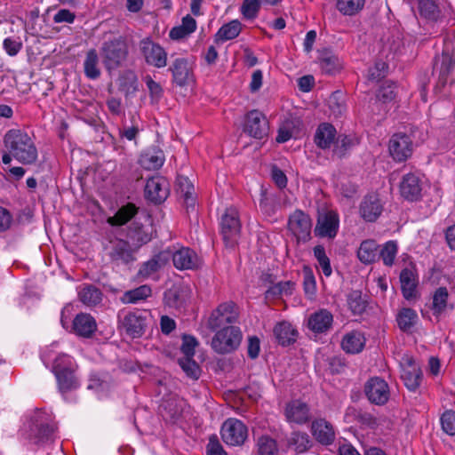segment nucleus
<instances>
[{
    "instance_id": "nucleus-32",
    "label": "nucleus",
    "mask_w": 455,
    "mask_h": 455,
    "mask_svg": "<svg viewBox=\"0 0 455 455\" xmlns=\"http://www.w3.org/2000/svg\"><path fill=\"white\" fill-rule=\"evenodd\" d=\"M274 334L278 343L284 347L296 340L298 332L290 323L281 322L275 326Z\"/></svg>"
},
{
    "instance_id": "nucleus-62",
    "label": "nucleus",
    "mask_w": 455,
    "mask_h": 455,
    "mask_svg": "<svg viewBox=\"0 0 455 455\" xmlns=\"http://www.w3.org/2000/svg\"><path fill=\"white\" fill-rule=\"evenodd\" d=\"M303 287L305 293L308 296H313L315 293L316 290V283L315 279L309 269H305L304 271V281H303Z\"/></svg>"
},
{
    "instance_id": "nucleus-23",
    "label": "nucleus",
    "mask_w": 455,
    "mask_h": 455,
    "mask_svg": "<svg viewBox=\"0 0 455 455\" xmlns=\"http://www.w3.org/2000/svg\"><path fill=\"white\" fill-rule=\"evenodd\" d=\"M332 323V314L327 309H320L308 317L307 327L315 333H324L331 328Z\"/></svg>"
},
{
    "instance_id": "nucleus-26",
    "label": "nucleus",
    "mask_w": 455,
    "mask_h": 455,
    "mask_svg": "<svg viewBox=\"0 0 455 455\" xmlns=\"http://www.w3.org/2000/svg\"><path fill=\"white\" fill-rule=\"evenodd\" d=\"M400 283L403 296L407 300L416 297V288L418 284L415 272L411 268H403L400 273Z\"/></svg>"
},
{
    "instance_id": "nucleus-61",
    "label": "nucleus",
    "mask_w": 455,
    "mask_h": 455,
    "mask_svg": "<svg viewBox=\"0 0 455 455\" xmlns=\"http://www.w3.org/2000/svg\"><path fill=\"white\" fill-rule=\"evenodd\" d=\"M387 69V65L384 61H377L372 68L368 70V78L371 81H378L383 77Z\"/></svg>"
},
{
    "instance_id": "nucleus-14",
    "label": "nucleus",
    "mask_w": 455,
    "mask_h": 455,
    "mask_svg": "<svg viewBox=\"0 0 455 455\" xmlns=\"http://www.w3.org/2000/svg\"><path fill=\"white\" fill-rule=\"evenodd\" d=\"M388 150L392 158L396 162H403L409 158L413 151V143L410 136L405 133H395L389 140Z\"/></svg>"
},
{
    "instance_id": "nucleus-15",
    "label": "nucleus",
    "mask_w": 455,
    "mask_h": 455,
    "mask_svg": "<svg viewBox=\"0 0 455 455\" xmlns=\"http://www.w3.org/2000/svg\"><path fill=\"white\" fill-rule=\"evenodd\" d=\"M169 70L172 72L173 82L179 86L188 85L194 82L193 62L188 58L174 59Z\"/></svg>"
},
{
    "instance_id": "nucleus-52",
    "label": "nucleus",
    "mask_w": 455,
    "mask_h": 455,
    "mask_svg": "<svg viewBox=\"0 0 455 455\" xmlns=\"http://www.w3.org/2000/svg\"><path fill=\"white\" fill-rule=\"evenodd\" d=\"M179 364L188 377L197 379L200 376V367L193 357H182L179 359Z\"/></svg>"
},
{
    "instance_id": "nucleus-28",
    "label": "nucleus",
    "mask_w": 455,
    "mask_h": 455,
    "mask_svg": "<svg viewBox=\"0 0 455 455\" xmlns=\"http://www.w3.org/2000/svg\"><path fill=\"white\" fill-rule=\"evenodd\" d=\"M449 297L448 289L444 286L438 287L433 292L431 310L435 316H441L449 307L453 308L452 305L449 304Z\"/></svg>"
},
{
    "instance_id": "nucleus-5",
    "label": "nucleus",
    "mask_w": 455,
    "mask_h": 455,
    "mask_svg": "<svg viewBox=\"0 0 455 455\" xmlns=\"http://www.w3.org/2000/svg\"><path fill=\"white\" fill-rule=\"evenodd\" d=\"M56 429V424L49 413L42 411L35 412L31 419L30 431L36 443L52 442L55 439Z\"/></svg>"
},
{
    "instance_id": "nucleus-63",
    "label": "nucleus",
    "mask_w": 455,
    "mask_h": 455,
    "mask_svg": "<svg viewBox=\"0 0 455 455\" xmlns=\"http://www.w3.org/2000/svg\"><path fill=\"white\" fill-rule=\"evenodd\" d=\"M395 96V84L387 82L379 89L377 95L378 100L384 103L392 100Z\"/></svg>"
},
{
    "instance_id": "nucleus-30",
    "label": "nucleus",
    "mask_w": 455,
    "mask_h": 455,
    "mask_svg": "<svg viewBox=\"0 0 455 455\" xmlns=\"http://www.w3.org/2000/svg\"><path fill=\"white\" fill-rule=\"evenodd\" d=\"M79 300L86 307L99 305L102 300L101 291L92 284H82L78 290Z\"/></svg>"
},
{
    "instance_id": "nucleus-2",
    "label": "nucleus",
    "mask_w": 455,
    "mask_h": 455,
    "mask_svg": "<svg viewBox=\"0 0 455 455\" xmlns=\"http://www.w3.org/2000/svg\"><path fill=\"white\" fill-rule=\"evenodd\" d=\"M125 229H108L104 246L111 259L118 264H128L135 259L133 249L124 236Z\"/></svg>"
},
{
    "instance_id": "nucleus-35",
    "label": "nucleus",
    "mask_w": 455,
    "mask_h": 455,
    "mask_svg": "<svg viewBox=\"0 0 455 455\" xmlns=\"http://www.w3.org/2000/svg\"><path fill=\"white\" fill-rule=\"evenodd\" d=\"M177 191L184 200L187 208L195 206V188L193 183L184 176L177 179Z\"/></svg>"
},
{
    "instance_id": "nucleus-9",
    "label": "nucleus",
    "mask_w": 455,
    "mask_h": 455,
    "mask_svg": "<svg viewBox=\"0 0 455 455\" xmlns=\"http://www.w3.org/2000/svg\"><path fill=\"white\" fill-rule=\"evenodd\" d=\"M101 55L106 68L108 70L116 69L125 60L127 48L121 39L111 40L104 43Z\"/></svg>"
},
{
    "instance_id": "nucleus-43",
    "label": "nucleus",
    "mask_w": 455,
    "mask_h": 455,
    "mask_svg": "<svg viewBox=\"0 0 455 455\" xmlns=\"http://www.w3.org/2000/svg\"><path fill=\"white\" fill-rule=\"evenodd\" d=\"M299 124L300 123L299 120H285L278 129L276 141L283 143L292 137H297L299 133L298 127Z\"/></svg>"
},
{
    "instance_id": "nucleus-54",
    "label": "nucleus",
    "mask_w": 455,
    "mask_h": 455,
    "mask_svg": "<svg viewBox=\"0 0 455 455\" xmlns=\"http://www.w3.org/2000/svg\"><path fill=\"white\" fill-rule=\"evenodd\" d=\"M311 219L300 210H296L289 218V228H311Z\"/></svg>"
},
{
    "instance_id": "nucleus-8",
    "label": "nucleus",
    "mask_w": 455,
    "mask_h": 455,
    "mask_svg": "<svg viewBox=\"0 0 455 455\" xmlns=\"http://www.w3.org/2000/svg\"><path fill=\"white\" fill-rule=\"evenodd\" d=\"M222 441L229 446L243 444L248 436L247 427L239 419L229 418L220 428Z\"/></svg>"
},
{
    "instance_id": "nucleus-22",
    "label": "nucleus",
    "mask_w": 455,
    "mask_h": 455,
    "mask_svg": "<svg viewBox=\"0 0 455 455\" xmlns=\"http://www.w3.org/2000/svg\"><path fill=\"white\" fill-rule=\"evenodd\" d=\"M382 208L379 195L370 194L364 197L361 204L360 215L365 221L373 222L380 215Z\"/></svg>"
},
{
    "instance_id": "nucleus-51",
    "label": "nucleus",
    "mask_w": 455,
    "mask_h": 455,
    "mask_svg": "<svg viewBox=\"0 0 455 455\" xmlns=\"http://www.w3.org/2000/svg\"><path fill=\"white\" fill-rule=\"evenodd\" d=\"M295 289V283L292 281L278 282L267 290L272 296H291Z\"/></svg>"
},
{
    "instance_id": "nucleus-53",
    "label": "nucleus",
    "mask_w": 455,
    "mask_h": 455,
    "mask_svg": "<svg viewBox=\"0 0 455 455\" xmlns=\"http://www.w3.org/2000/svg\"><path fill=\"white\" fill-rule=\"evenodd\" d=\"M259 0H243L240 12L244 19L253 20L258 16L260 8Z\"/></svg>"
},
{
    "instance_id": "nucleus-57",
    "label": "nucleus",
    "mask_w": 455,
    "mask_h": 455,
    "mask_svg": "<svg viewBox=\"0 0 455 455\" xmlns=\"http://www.w3.org/2000/svg\"><path fill=\"white\" fill-rule=\"evenodd\" d=\"M198 342L194 336L183 335L182 345L180 350L184 355L183 357H194L195 349L197 347Z\"/></svg>"
},
{
    "instance_id": "nucleus-11",
    "label": "nucleus",
    "mask_w": 455,
    "mask_h": 455,
    "mask_svg": "<svg viewBox=\"0 0 455 455\" xmlns=\"http://www.w3.org/2000/svg\"><path fill=\"white\" fill-rule=\"evenodd\" d=\"M283 415L290 425H305L312 419L309 404L301 399H292L286 403L283 408Z\"/></svg>"
},
{
    "instance_id": "nucleus-47",
    "label": "nucleus",
    "mask_w": 455,
    "mask_h": 455,
    "mask_svg": "<svg viewBox=\"0 0 455 455\" xmlns=\"http://www.w3.org/2000/svg\"><path fill=\"white\" fill-rule=\"evenodd\" d=\"M365 0H337L338 11L346 16H352L359 12L364 6Z\"/></svg>"
},
{
    "instance_id": "nucleus-25",
    "label": "nucleus",
    "mask_w": 455,
    "mask_h": 455,
    "mask_svg": "<svg viewBox=\"0 0 455 455\" xmlns=\"http://www.w3.org/2000/svg\"><path fill=\"white\" fill-rule=\"evenodd\" d=\"M164 160V154L161 149L150 148L140 155L139 163L146 170H156L163 166Z\"/></svg>"
},
{
    "instance_id": "nucleus-40",
    "label": "nucleus",
    "mask_w": 455,
    "mask_h": 455,
    "mask_svg": "<svg viewBox=\"0 0 455 455\" xmlns=\"http://www.w3.org/2000/svg\"><path fill=\"white\" fill-rule=\"evenodd\" d=\"M119 89L126 97H131L138 91V77L132 71L124 72L118 79Z\"/></svg>"
},
{
    "instance_id": "nucleus-36",
    "label": "nucleus",
    "mask_w": 455,
    "mask_h": 455,
    "mask_svg": "<svg viewBox=\"0 0 455 455\" xmlns=\"http://www.w3.org/2000/svg\"><path fill=\"white\" fill-rule=\"evenodd\" d=\"M312 440L305 432H292L289 439V446L297 453H304L312 447Z\"/></svg>"
},
{
    "instance_id": "nucleus-49",
    "label": "nucleus",
    "mask_w": 455,
    "mask_h": 455,
    "mask_svg": "<svg viewBox=\"0 0 455 455\" xmlns=\"http://www.w3.org/2000/svg\"><path fill=\"white\" fill-rule=\"evenodd\" d=\"M398 251V245L395 241H388L385 243L379 251V256L385 266H393L396 254Z\"/></svg>"
},
{
    "instance_id": "nucleus-59",
    "label": "nucleus",
    "mask_w": 455,
    "mask_h": 455,
    "mask_svg": "<svg viewBox=\"0 0 455 455\" xmlns=\"http://www.w3.org/2000/svg\"><path fill=\"white\" fill-rule=\"evenodd\" d=\"M164 299L169 307H180L183 305L185 299L181 298L180 290L173 288L164 293Z\"/></svg>"
},
{
    "instance_id": "nucleus-55",
    "label": "nucleus",
    "mask_w": 455,
    "mask_h": 455,
    "mask_svg": "<svg viewBox=\"0 0 455 455\" xmlns=\"http://www.w3.org/2000/svg\"><path fill=\"white\" fill-rule=\"evenodd\" d=\"M320 66L323 72L333 74L341 68V62L335 55L328 54L321 59Z\"/></svg>"
},
{
    "instance_id": "nucleus-7",
    "label": "nucleus",
    "mask_w": 455,
    "mask_h": 455,
    "mask_svg": "<svg viewBox=\"0 0 455 455\" xmlns=\"http://www.w3.org/2000/svg\"><path fill=\"white\" fill-rule=\"evenodd\" d=\"M140 52L148 66L162 68L167 65L168 54L165 49L148 37L140 41Z\"/></svg>"
},
{
    "instance_id": "nucleus-24",
    "label": "nucleus",
    "mask_w": 455,
    "mask_h": 455,
    "mask_svg": "<svg viewBox=\"0 0 455 455\" xmlns=\"http://www.w3.org/2000/svg\"><path fill=\"white\" fill-rule=\"evenodd\" d=\"M72 330L77 336L90 338L97 330L96 320L90 314L80 313L73 320Z\"/></svg>"
},
{
    "instance_id": "nucleus-29",
    "label": "nucleus",
    "mask_w": 455,
    "mask_h": 455,
    "mask_svg": "<svg viewBox=\"0 0 455 455\" xmlns=\"http://www.w3.org/2000/svg\"><path fill=\"white\" fill-rule=\"evenodd\" d=\"M406 4L411 6L415 4H418L419 14L429 20H436L440 14V10L437 4L438 0H403Z\"/></svg>"
},
{
    "instance_id": "nucleus-4",
    "label": "nucleus",
    "mask_w": 455,
    "mask_h": 455,
    "mask_svg": "<svg viewBox=\"0 0 455 455\" xmlns=\"http://www.w3.org/2000/svg\"><path fill=\"white\" fill-rule=\"evenodd\" d=\"M212 339V347L218 354H228L235 351L241 344L243 333L239 326L228 325V327L215 330Z\"/></svg>"
},
{
    "instance_id": "nucleus-31",
    "label": "nucleus",
    "mask_w": 455,
    "mask_h": 455,
    "mask_svg": "<svg viewBox=\"0 0 455 455\" xmlns=\"http://www.w3.org/2000/svg\"><path fill=\"white\" fill-rule=\"evenodd\" d=\"M336 138V129L328 123L321 124L315 135V141L321 148H327L334 142Z\"/></svg>"
},
{
    "instance_id": "nucleus-41",
    "label": "nucleus",
    "mask_w": 455,
    "mask_h": 455,
    "mask_svg": "<svg viewBox=\"0 0 455 455\" xmlns=\"http://www.w3.org/2000/svg\"><path fill=\"white\" fill-rule=\"evenodd\" d=\"M137 213V208L132 204L122 206L113 217H109L108 221L112 226L125 225Z\"/></svg>"
},
{
    "instance_id": "nucleus-64",
    "label": "nucleus",
    "mask_w": 455,
    "mask_h": 455,
    "mask_svg": "<svg viewBox=\"0 0 455 455\" xmlns=\"http://www.w3.org/2000/svg\"><path fill=\"white\" fill-rule=\"evenodd\" d=\"M206 451L207 455H228L216 435L210 437Z\"/></svg>"
},
{
    "instance_id": "nucleus-46",
    "label": "nucleus",
    "mask_w": 455,
    "mask_h": 455,
    "mask_svg": "<svg viewBox=\"0 0 455 455\" xmlns=\"http://www.w3.org/2000/svg\"><path fill=\"white\" fill-rule=\"evenodd\" d=\"M277 451L276 442L272 437L262 435L257 440L255 455H276Z\"/></svg>"
},
{
    "instance_id": "nucleus-39",
    "label": "nucleus",
    "mask_w": 455,
    "mask_h": 455,
    "mask_svg": "<svg viewBox=\"0 0 455 455\" xmlns=\"http://www.w3.org/2000/svg\"><path fill=\"white\" fill-rule=\"evenodd\" d=\"M124 236L133 249H139L148 243L153 237V232L148 233L145 229H125Z\"/></svg>"
},
{
    "instance_id": "nucleus-3",
    "label": "nucleus",
    "mask_w": 455,
    "mask_h": 455,
    "mask_svg": "<svg viewBox=\"0 0 455 455\" xmlns=\"http://www.w3.org/2000/svg\"><path fill=\"white\" fill-rule=\"evenodd\" d=\"M76 369V362L70 355L60 354L55 357L52 371L62 392L71 390L77 387V381L75 377Z\"/></svg>"
},
{
    "instance_id": "nucleus-42",
    "label": "nucleus",
    "mask_w": 455,
    "mask_h": 455,
    "mask_svg": "<svg viewBox=\"0 0 455 455\" xmlns=\"http://www.w3.org/2000/svg\"><path fill=\"white\" fill-rule=\"evenodd\" d=\"M378 245L373 240L363 241L358 251L357 257L363 264H371L375 261L377 257Z\"/></svg>"
},
{
    "instance_id": "nucleus-27",
    "label": "nucleus",
    "mask_w": 455,
    "mask_h": 455,
    "mask_svg": "<svg viewBox=\"0 0 455 455\" xmlns=\"http://www.w3.org/2000/svg\"><path fill=\"white\" fill-rule=\"evenodd\" d=\"M366 339L359 331L347 333L341 341L342 349L347 354H358L365 346Z\"/></svg>"
},
{
    "instance_id": "nucleus-48",
    "label": "nucleus",
    "mask_w": 455,
    "mask_h": 455,
    "mask_svg": "<svg viewBox=\"0 0 455 455\" xmlns=\"http://www.w3.org/2000/svg\"><path fill=\"white\" fill-rule=\"evenodd\" d=\"M339 214L331 209H323L318 213L316 228H339Z\"/></svg>"
},
{
    "instance_id": "nucleus-60",
    "label": "nucleus",
    "mask_w": 455,
    "mask_h": 455,
    "mask_svg": "<svg viewBox=\"0 0 455 455\" xmlns=\"http://www.w3.org/2000/svg\"><path fill=\"white\" fill-rule=\"evenodd\" d=\"M355 136H339L335 144V151L342 155L347 148L357 143Z\"/></svg>"
},
{
    "instance_id": "nucleus-56",
    "label": "nucleus",
    "mask_w": 455,
    "mask_h": 455,
    "mask_svg": "<svg viewBox=\"0 0 455 455\" xmlns=\"http://www.w3.org/2000/svg\"><path fill=\"white\" fill-rule=\"evenodd\" d=\"M443 430L449 435H455V411L446 410L441 416Z\"/></svg>"
},
{
    "instance_id": "nucleus-1",
    "label": "nucleus",
    "mask_w": 455,
    "mask_h": 455,
    "mask_svg": "<svg viewBox=\"0 0 455 455\" xmlns=\"http://www.w3.org/2000/svg\"><path fill=\"white\" fill-rule=\"evenodd\" d=\"M4 142L13 158L20 164H32L36 161L37 149L34 141L21 130L8 131L4 135Z\"/></svg>"
},
{
    "instance_id": "nucleus-13",
    "label": "nucleus",
    "mask_w": 455,
    "mask_h": 455,
    "mask_svg": "<svg viewBox=\"0 0 455 455\" xmlns=\"http://www.w3.org/2000/svg\"><path fill=\"white\" fill-rule=\"evenodd\" d=\"M150 317L148 310H136L129 312L123 320L126 333L132 338L141 337L147 330Z\"/></svg>"
},
{
    "instance_id": "nucleus-44",
    "label": "nucleus",
    "mask_w": 455,
    "mask_h": 455,
    "mask_svg": "<svg viewBox=\"0 0 455 455\" xmlns=\"http://www.w3.org/2000/svg\"><path fill=\"white\" fill-rule=\"evenodd\" d=\"M241 30L242 23L238 20H233L220 27L216 34V37L220 41L231 40L237 37Z\"/></svg>"
},
{
    "instance_id": "nucleus-38",
    "label": "nucleus",
    "mask_w": 455,
    "mask_h": 455,
    "mask_svg": "<svg viewBox=\"0 0 455 455\" xmlns=\"http://www.w3.org/2000/svg\"><path fill=\"white\" fill-rule=\"evenodd\" d=\"M84 70L85 76L90 79L94 80L100 77V68L96 50L91 49L87 52L84 61Z\"/></svg>"
},
{
    "instance_id": "nucleus-58",
    "label": "nucleus",
    "mask_w": 455,
    "mask_h": 455,
    "mask_svg": "<svg viewBox=\"0 0 455 455\" xmlns=\"http://www.w3.org/2000/svg\"><path fill=\"white\" fill-rule=\"evenodd\" d=\"M3 46L6 53L15 56L22 48V42L19 37L10 36L4 40Z\"/></svg>"
},
{
    "instance_id": "nucleus-20",
    "label": "nucleus",
    "mask_w": 455,
    "mask_h": 455,
    "mask_svg": "<svg viewBox=\"0 0 455 455\" xmlns=\"http://www.w3.org/2000/svg\"><path fill=\"white\" fill-rule=\"evenodd\" d=\"M177 269L188 270L198 267L199 259L196 253L188 247H180L173 252L169 251Z\"/></svg>"
},
{
    "instance_id": "nucleus-37",
    "label": "nucleus",
    "mask_w": 455,
    "mask_h": 455,
    "mask_svg": "<svg viewBox=\"0 0 455 455\" xmlns=\"http://www.w3.org/2000/svg\"><path fill=\"white\" fill-rule=\"evenodd\" d=\"M152 290L149 285L143 284L135 289L125 291L122 296V301L125 304H136L151 296Z\"/></svg>"
},
{
    "instance_id": "nucleus-19",
    "label": "nucleus",
    "mask_w": 455,
    "mask_h": 455,
    "mask_svg": "<svg viewBox=\"0 0 455 455\" xmlns=\"http://www.w3.org/2000/svg\"><path fill=\"white\" fill-rule=\"evenodd\" d=\"M170 257V252L165 251L154 255L150 259L140 266L137 274L138 277L140 279H148L153 277L168 263Z\"/></svg>"
},
{
    "instance_id": "nucleus-12",
    "label": "nucleus",
    "mask_w": 455,
    "mask_h": 455,
    "mask_svg": "<svg viewBox=\"0 0 455 455\" xmlns=\"http://www.w3.org/2000/svg\"><path fill=\"white\" fill-rule=\"evenodd\" d=\"M364 394L371 403L384 405L390 398V387L385 379L372 377L364 385Z\"/></svg>"
},
{
    "instance_id": "nucleus-50",
    "label": "nucleus",
    "mask_w": 455,
    "mask_h": 455,
    "mask_svg": "<svg viewBox=\"0 0 455 455\" xmlns=\"http://www.w3.org/2000/svg\"><path fill=\"white\" fill-rule=\"evenodd\" d=\"M314 256L315 257L319 267H321L325 276H330L332 273L330 259L325 253V250L323 245H316L314 248Z\"/></svg>"
},
{
    "instance_id": "nucleus-45",
    "label": "nucleus",
    "mask_w": 455,
    "mask_h": 455,
    "mask_svg": "<svg viewBox=\"0 0 455 455\" xmlns=\"http://www.w3.org/2000/svg\"><path fill=\"white\" fill-rule=\"evenodd\" d=\"M219 222L220 228H241L243 226L239 212L235 207L226 208L220 214Z\"/></svg>"
},
{
    "instance_id": "nucleus-10",
    "label": "nucleus",
    "mask_w": 455,
    "mask_h": 455,
    "mask_svg": "<svg viewBox=\"0 0 455 455\" xmlns=\"http://www.w3.org/2000/svg\"><path fill=\"white\" fill-rule=\"evenodd\" d=\"M401 379L411 392H417L423 380V372L419 365L411 355H405L401 362Z\"/></svg>"
},
{
    "instance_id": "nucleus-17",
    "label": "nucleus",
    "mask_w": 455,
    "mask_h": 455,
    "mask_svg": "<svg viewBox=\"0 0 455 455\" xmlns=\"http://www.w3.org/2000/svg\"><path fill=\"white\" fill-rule=\"evenodd\" d=\"M243 130L250 136L261 140L267 135V121L262 113L251 110L246 115Z\"/></svg>"
},
{
    "instance_id": "nucleus-6",
    "label": "nucleus",
    "mask_w": 455,
    "mask_h": 455,
    "mask_svg": "<svg viewBox=\"0 0 455 455\" xmlns=\"http://www.w3.org/2000/svg\"><path fill=\"white\" fill-rule=\"evenodd\" d=\"M239 312L233 301H226L220 304L210 315L207 326L212 331L235 325L238 321Z\"/></svg>"
},
{
    "instance_id": "nucleus-21",
    "label": "nucleus",
    "mask_w": 455,
    "mask_h": 455,
    "mask_svg": "<svg viewBox=\"0 0 455 455\" xmlns=\"http://www.w3.org/2000/svg\"><path fill=\"white\" fill-rule=\"evenodd\" d=\"M311 433L315 439L323 445H330L335 440L333 426L325 419H316L312 421Z\"/></svg>"
},
{
    "instance_id": "nucleus-34",
    "label": "nucleus",
    "mask_w": 455,
    "mask_h": 455,
    "mask_svg": "<svg viewBox=\"0 0 455 455\" xmlns=\"http://www.w3.org/2000/svg\"><path fill=\"white\" fill-rule=\"evenodd\" d=\"M418 320L417 312L410 307L402 308L396 315L398 327L404 332H411Z\"/></svg>"
},
{
    "instance_id": "nucleus-16",
    "label": "nucleus",
    "mask_w": 455,
    "mask_h": 455,
    "mask_svg": "<svg viewBox=\"0 0 455 455\" xmlns=\"http://www.w3.org/2000/svg\"><path fill=\"white\" fill-rule=\"evenodd\" d=\"M422 187V176L417 172H410L402 178L399 186L400 194L408 201H416L421 196Z\"/></svg>"
},
{
    "instance_id": "nucleus-33",
    "label": "nucleus",
    "mask_w": 455,
    "mask_h": 455,
    "mask_svg": "<svg viewBox=\"0 0 455 455\" xmlns=\"http://www.w3.org/2000/svg\"><path fill=\"white\" fill-rule=\"evenodd\" d=\"M346 297L347 307L354 315H361L365 312L368 301L361 291L352 290Z\"/></svg>"
},
{
    "instance_id": "nucleus-18",
    "label": "nucleus",
    "mask_w": 455,
    "mask_h": 455,
    "mask_svg": "<svg viewBox=\"0 0 455 455\" xmlns=\"http://www.w3.org/2000/svg\"><path fill=\"white\" fill-rule=\"evenodd\" d=\"M169 195L168 181L162 176H155L148 180L145 186L146 197L155 204L164 202Z\"/></svg>"
}]
</instances>
